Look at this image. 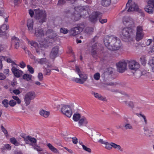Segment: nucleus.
<instances>
[{"instance_id": "nucleus-1", "label": "nucleus", "mask_w": 154, "mask_h": 154, "mask_svg": "<svg viewBox=\"0 0 154 154\" xmlns=\"http://www.w3.org/2000/svg\"><path fill=\"white\" fill-rule=\"evenodd\" d=\"M55 34L52 30L49 29L47 30L45 28H39L36 29L35 35L39 38L38 41L41 46L46 47L48 46V41L47 40L42 39L43 37L47 35L49 38H53L55 36Z\"/></svg>"}, {"instance_id": "nucleus-2", "label": "nucleus", "mask_w": 154, "mask_h": 154, "mask_svg": "<svg viewBox=\"0 0 154 154\" xmlns=\"http://www.w3.org/2000/svg\"><path fill=\"white\" fill-rule=\"evenodd\" d=\"M104 42L106 46L111 50H118L122 48L121 42L116 37L106 36L104 38Z\"/></svg>"}, {"instance_id": "nucleus-3", "label": "nucleus", "mask_w": 154, "mask_h": 154, "mask_svg": "<svg viewBox=\"0 0 154 154\" xmlns=\"http://www.w3.org/2000/svg\"><path fill=\"white\" fill-rule=\"evenodd\" d=\"M89 8L88 6H80L75 7L72 18L75 21L79 20L81 17H87L88 14Z\"/></svg>"}, {"instance_id": "nucleus-4", "label": "nucleus", "mask_w": 154, "mask_h": 154, "mask_svg": "<svg viewBox=\"0 0 154 154\" xmlns=\"http://www.w3.org/2000/svg\"><path fill=\"white\" fill-rule=\"evenodd\" d=\"M35 13V17L39 22L42 23L45 21L46 14L45 11L39 9H35L34 11L31 9L29 10V14L31 17L33 16Z\"/></svg>"}, {"instance_id": "nucleus-5", "label": "nucleus", "mask_w": 154, "mask_h": 154, "mask_svg": "<svg viewBox=\"0 0 154 154\" xmlns=\"http://www.w3.org/2000/svg\"><path fill=\"white\" fill-rule=\"evenodd\" d=\"M75 72L78 75L80 78L74 77L72 79V80L78 83H84L88 79V75L82 72L81 69L77 66L75 67Z\"/></svg>"}, {"instance_id": "nucleus-6", "label": "nucleus", "mask_w": 154, "mask_h": 154, "mask_svg": "<svg viewBox=\"0 0 154 154\" xmlns=\"http://www.w3.org/2000/svg\"><path fill=\"white\" fill-rule=\"evenodd\" d=\"M60 112L64 115L70 118L72 114L74 106L72 104H61Z\"/></svg>"}, {"instance_id": "nucleus-7", "label": "nucleus", "mask_w": 154, "mask_h": 154, "mask_svg": "<svg viewBox=\"0 0 154 154\" xmlns=\"http://www.w3.org/2000/svg\"><path fill=\"white\" fill-rule=\"evenodd\" d=\"M131 28L128 27L123 28L120 32V35L123 40L129 41L131 39Z\"/></svg>"}, {"instance_id": "nucleus-8", "label": "nucleus", "mask_w": 154, "mask_h": 154, "mask_svg": "<svg viewBox=\"0 0 154 154\" xmlns=\"http://www.w3.org/2000/svg\"><path fill=\"white\" fill-rule=\"evenodd\" d=\"M36 97L35 92L31 91L27 92L25 94L24 97V100L26 106L30 104L31 100H34Z\"/></svg>"}, {"instance_id": "nucleus-9", "label": "nucleus", "mask_w": 154, "mask_h": 154, "mask_svg": "<svg viewBox=\"0 0 154 154\" xmlns=\"http://www.w3.org/2000/svg\"><path fill=\"white\" fill-rule=\"evenodd\" d=\"M123 24L126 27L132 28L135 25L134 21V19L129 16H125L122 19Z\"/></svg>"}, {"instance_id": "nucleus-10", "label": "nucleus", "mask_w": 154, "mask_h": 154, "mask_svg": "<svg viewBox=\"0 0 154 154\" xmlns=\"http://www.w3.org/2000/svg\"><path fill=\"white\" fill-rule=\"evenodd\" d=\"M144 36V33L143 31L142 27L138 26L137 27L136 35V40L139 41L141 40Z\"/></svg>"}, {"instance_id": "nucleus-11", "label": "nucleus", "mask_w": 154, "mask_h": 154, "mask_svg": "<svg viewBox=\"0 0 154 154\" xmlns=\"http://www.w3.org/2000/svg\"><path fill=\"white\" fill-rule=\"evenodd\" d=\"M132 0H128L126 5V8H128L127 11L129 12L137 10L138 8L137 5L133 2H132Z\"/></svg>"}, {"instance_id": "nucleus-12", "label": "nucleus", "mask_w": 154, "mask_h": 154, "mask_svg": "<svg viewBox=\"0 0 154 154\" xmlns=\"http://www.w3.org/2000/svg\"><path fill=\"white\" fill-rule=\"evenodd\" d=\"M116 66L117 70L120 73H123L126 70L127 64L125 61L119 62Z\"/></svg>"}, {"instance_id": "nucleus-13", "label": "nucleus", "mask_w": 154, "mask_h": 154, "mask_svg": "<svg viewBox=\"0 0 154 154\" xmlns=\"http://www.w3.org/2000/svg\"><path fill=\"white\" fill-rule=\"evenodd\" d=\"M154 8V0H149L147 3V5L145 7V10L149 14L152 13Z\"/></svg>"}, {"instance_id": "nucleus-14", "label": "nucleus", "mask_w": 154, "mask_h": 154, "mask_svg": "<svg viewBox=\"0 0 154 154\" xmlns=\"http://www.w3.org/2000/svg\"><path fill=\"white\" fill-rule=\"evenodd\" d=\"M101 14L98 12H94L90 15L89 20L93 23H95L101 16Z\"/></svg>"}, {"instance_id": "nucleus-15", "label": "nucleus", "mask_w": 154, "mask_h": 154, "mask_svg": "<svg viewBox=\"0 0 154 154\" xmlns=\"http://www.w3.org/2000/svg\"><path fill=\"white\" fill-rule=\"evenodd\" d=\"M83 28V25L82 26H78L72 28L70 31V34L72 36H76L82 31Z\"/></svg>"}, {"instance_id": "nucleus-16", "label": "nucleus", "mask_w": 154, "mask_h": 154, "mask_svg": "<svg viewBox=\"0 0 154 154\" xmlns=\"http://www.w3.org/2000/svg\"><path fill=\"white\" fill-rule=\"evenodd\" d=\"M128 67L131 70H136L140 67L139 64L135 60H132L129 62Z\"/></svg>"}, {"instance_id": "nucleus-17", "label": "nucleus", "mask_w": 154, "mask_h": 154, "mask_svg": "<svg viewBox=\"0 0 154 154\" xmlns=\"http://www.w3.org/2000/svg\"><path fill=\"white\" fill-rule=\"evenodd\" d=\"M24 140L26 144H29L32 146V144H34L37 141L35 138L29 136L24 137Z\"/></svg>"}, {"instance_id": "nucleus-18", "label": "nucleus", "mask_w": 154, "mask_h": 154, "mask_svg": "<svg viewBox=\"0 0 154 154\" xmlns=\"http://www.w3.org/2000/svg\"><path fill=\"white\" fill-rule=\"evenodd\" d=\"M59 51V48L57 46L53 47L51 52L50 57L51 58L54 59L57 56Z\"/></svg>"}, {"instance_id": "nucleus-19", "label": "nucleus", "mask_w": 154, "mask_h": 154, "mask_svg": "<svg viewBox=\"0 0 154 154\" xmlns=\"http://www.w3.org/2000/svg\"><path fill=\"white\" fill-rule=\"evenodd\" d=\"M11 71L14 75L17 77H19L23 74V72L19 70L15 66H13L11 69Z\"/></svg>"}, {"instance_id": "nucleus-20", "label": "nucleus", "mask_w": 154, "mask_h": 154, "mask_svg": "<svg viewBox=\"0 0 154 154\" xmlns=\"http://www.w3.org/2000/svg\"><path fill=\"white\" fill-rule=\"evenodd\" d=\"M8 28V26L6 24L2 25L0 28V36L5 35L6 34V31Z\"/></svg>"}, {"instance_id": "nucleus-21", "label": "nucleus", "mask_w": 154, "mask_h": 154, "mask_svg": "<svg viewBox=\"0 0 154 154\" xmlns=\"http://www.w3.org/2000/svg\"><path fill=\"white\" fill-rule=\"evenodd\" d=\"M27 25L29 30L32 32V31L33 25V21L32 18H29L28 20Z\"/></svg>"}, {"instance_id": "nucleus-22", "label": "nucleus", "mask_w": 154, "mask_h": 154, "mask_svg": "<svg viewBox=\"0 0 154 154\" xmlns=\"http://www.w3.org/2000/svg\"><path fill=\"white\" fill-rule=\"evenodd\" d=\"M12 43H14V47L16 49H17L20 46V41L18 38L15 37H13L12 38Z\"/></svg>"}, {"instance_id": "nucleus-23", "label": "nucleus", "mask_w": 154, "mask_h": 154, "mask_svg": "<svg viewBox=\"0 0 154 154\" xmlns=\"http://www.w3.org/2000/svg\"><path fill=\"white\" fill-rule=\"evenodd\" d=\"M40 114L45 118H48L50 115V112L43 109H41L39 111Z\"/></svg>"}, {"instance_id": "nucleus-24", "label": "nucleus", "mask_w": 154, "mask_h": 154, "mask_svg": "<svg viewBox=\"0 0 154 154\" xmlns=\"http://www.w3.org/2000/svg\"><path fill=\"white\" fill-rule=\"evenodd\" d=\"M47 145L48 147L49 148V149L52 152L55 153H58L59 152V151L51 143H48L47 144Z\"/></svg>"}, {"instance_id": "nucleus-25", "label": "nucleus", "mask_w": 154, "mask_h": 154, "mask_svg": "<svg viewBox=\"0 0 154 154\" xmlns=\"http://www.w3.org/2000/svg\"><path fill=\"white\" fill-rule=\"evenodd\" d=\"M48 62V60L45 58L37 59L35 60V63H37L40 64H46Z\"/></svg>"}, {"instance_id": "nucleus-26", "label": "nucleus", "mask_w": 154, "mask_h": 154, "mask_svg": "<svg viewBox=\"0 0 154 154\" xmlns=\"http://www.w3.org/2000/svg\"><path fill=\"white\" fill-rule=\"evenodd\" d=\"M88 122V120L84 117H82L78 122L79 124L80 125H82L83 124H86Z\"/></svg>"}, {"instance_id": "nucleus-27", "label": "nucleus", "mask_w": 154, "mask_h": 154, "mask_svg": "<svg viewBox=\"0 0 154 154\" xmlns=\"http://www.w3.org/2000/svg\"><path fill=\"white\" fill-rule=\"evenodd\" d=\"M92 94H93L95 97L102 100H105L106 98L105 97H102L101 95L98 93L93 92Z\"/></svg>"}, {"instance_id": "nucleus-28", "label": "nucleus", "mask_w": 154, "mask_h": 154, "mask_svg": "<svg viewBox=\"0 0 154 154\" xmlns=\"http://www.w3.org/2000/svg\"><path fill=\"white\" fill-rule=\"evenodd\" d=\"M140 117L142 118L141 121L143 125L144 126H146L148 124V122L146 116L140 114Z\"/></svg>"}, {"instance_id": "nucleus-29", "label": "nucleus", "mask_w": 154, "mask_h": 154, "mask_svg": "<svg viewBox=\"0 0 154 154\" xmlns=\"http://www.w3.org/2000/svg\"><path fill=\"white\" fill-rule=\"evenodd\" d=\"M43 48L41 47H38V48H36V53L38 54H42L43 56H44L45 55V54Z\"/></svg>"}, {"instance_id": "nucleus-30", "label": "nucleus", "mask_w": 154, "mask_h": 154, "mask_svg": "<svg viewBox=\"0 0 154 154\" xmlns=\"http://www.w3.org/2000/svg\"><path fill=\"white\" fill-rule=\"evenodd\" d=\"M111 146L112 148L113 147L115 149L119 150L121 151H123L122 149L121 148V146L119 145H117L111 142Z\"/></svg>"}, {"instance_id": "nucleus-31", "label": "nucleus", "mask_w": 154, "mask_h": 154, "mask_svg": "<svg viewBox=\"0 0 154 154\" xmlns=\"http://www.w3.org/2000/svg\"><path fill=\"white\" fill-rule=\"evenodd\" d=\"M123 102L126 106L129 107L133 108L134 107V104L132 101H124Z\"/></svg>"}, {"instance_id": "nucleus-32", "label": "nucleus", "mask_w": 154, "mask_h": 154, "mask_svg": "<svg viewBox=\"0 0 154 154\" xmlns=\"http://www.w3.org/2000/svg\"><path fill=\"white\" fill-rule=\"evenodd\" d=\"M111 3V0H102L101 3L102 5L105 6H109Z\"/></svg>"}, {"instance_id": "nucleus-33", "label": "nucleus", "mask_w": 154, "mask_h": 154, "mask_svg": "<svg viewBox=\"0 0 154 154\" xmlns=\"http://www.w3.org/2000/svg\"><path fill=\"white\" fill-rule=\"evenodd\" d=\"M81 115L79 113H75L73 116V119L74 121L77 122L81 118Z\"/></svg>"}, {"instance_id": "nucleus-34", "label": "nucleus", "mask_w": 154, "mask_h": 154, "mask_svg": "<svg viewBox=\"0 0 154 154\" xmlns=\"http://www.w3.org/2000/svg\"><path fill=\"white\" fill-rule=\"evenodd\" d=\"M51 66L48 65L47 67L45 68L44 70V72L46 75H49L51 73Z\"/></svg>"}, {"instance_id": "nucleus-35", "label": "nucleus", "mask_w": 154, "mask_h": 154, "mask_svg": "<svg viewBox=\"0 0 154 154\" xmlns=\"http://www.w3.org/2000/svg\"><path fill=\"white\" fill-rule=\"evenodd\" d=\"M28 44H30L32 46L34 47L36 49V48H38L39 47L38 45V43L33 41H28Z\"/></svg>"}, {"instance_id": "nucleus-36", "label": "nucleus", "mask_w": 154, "mask_h": 154, "mask_svg": "<svg viewBox=\"0 0 154 154\" xmlns=\"http://www.w3.org/2000/svg\"><path fill=\"white\" fill-rule=\"evenodd\" d=\"M10 141L12 143L14 144L15 146H18L20 144L17 141L14 137H12L10 138Z\"/></svg>"}, {"instance_id": "nucleus-37", "label": "nucleus", "mask_w": 154, "mask_h": 154, "mask_svg": "<svg viewBox=\"0 0 154 154\" xmlns=\"http://www.w3.org/2000/svg\"><path fill=\"white\" fill-rule=\"evenodd\" d=\"M32 75L28 74H25L23 76V78L27 81H29L31 80Z\"/></svg>"}, {"instance_id": "nucleus-38", "label": "nucleus", "mask_w": 154, "mask_h": 154, "mask_svg": "<svg viewBox=\"0 0 154 154\" xmlns=\"http://www.w3.org/2000/svg\"><path fill=\"white\" fill-rule=\"evenodd\" d=\"M33 149L37 151L38 152L42 151L43 150V149L41 148L39 146H38L37 145L32 144Z\"/></svg>"}, {"instance_id": "nucleus-39", "label": "nucleus", "mask_w": 154, "mask_h": 154, "mask_svg": "<svg viewBox=\"0 0 154 154\" xmlns=\"http://www.w3.org/2000/svg\"><path fill=\"white\" fill-rule=\"evenodd\" d=\"M149 64L151 67L152 71L154 72V59L150 60L149 61Z\"/></svg>"}, {"instance_id": "nucleus-40", "label": "nucleus", "mask_w": 154, "mask_h": 154, "mask_svg": "<svg viewBox=\"0 0 154 154\" xmlns=\"http://www.w3.org/2000/svg\"><path fill=\"white\" fill-rule=\"evenodd\" d=\"M124 127L126 130L133 129V127L132 125L130 123H127L124 126Z\"/></svg>"}, {"instance_id": "nucleus-41", "label": "nucleus", "mask_w": 154, "mask_h": 154, "mask_svg": "<svg viewBox=\"0 0 154 154\" xmlns=\"http://www.w3.org/2000/svg\"><path fill=\"white\" fill-rule=\"evenodd\" d=\"M104 145L105 146V147L106 149L110 150L112 149L111 143H109L106 141Z\"/></svg>"}, {"instance_id": "nucleus-42", "label": "nucleus", "mask_w": 154, "mask_h": 154, "mask_svg": "<svg viewBox=\"0 0 154 154\" xmlns=\"http://www.w3.org/2000/svg\"><path fill=\"white\" fill-rule=\"evenodd\" d=\"M60 32L64 34H66L68 32V30L64 28H60Z\"/></svg>"}, {"instance_id": "nucleus-43", "label": "nucleus", "mask_w": 154, "mask_h": 154, "mask_svg": "<svg viewBox=\"0 0 154 154\" xmlns=\"http://www.w3.org/2000/svg\"><path fill=\"white\" fill-rule=\"evenodd\" d=\"M5 57L3 56H0V70H2V69L3 64L2 63V61L5 60Z\"/></svg>"}, {"instance_id": "nucleus-44", "label": "nucleus", "mask_w": 154, "mask_h": 154, "mask_svg": "<svg viewBox=\"0 0 154 154\" xmlns=\"http://www.w3.org/2000/svg\"><path fill=\"white\" fill-rule=\"evenodd\" d=\"M82 146L83 149L85 151L89 153L91 152V150L90 148L87 147L83 144H82Z\"/></svg>"}, {"instance_id": "nucleus-45", "label": "nucleus", "mask_w": 154, "mask_h": 154, "mask_svg": "<svg viewBox=\"0 0 154 154\" xmlns=\"http://www.w3.org/2000/svg\"><path fill=\"white\" fill-rule=\"evenodd\" d=\"M100 77V74L99 72L95 73L94 75V78L96 80H98Z\"/></svg>"}, {"instance_id": "nucleus-46", "label": "nucleus", "mask_w": 154, "mask_h": 154, "mask_svg": "<svg viewBox=\"0 0 154 154\" xmlns=\"http://www.w3.org/2000/svg\"><path fill=\"white\" fill-rule=\"evenodd\" d=\"M13 99L15 100L17 103L20 104L21 103V100L17 96H13L12 97Z\"/></svg>"}, {"instance_id": "nucleus-47", "label": "nucleus", "mask_w": 154, "mask_h": 154, "mask_svg": "<svg viewBox=\"0 0 154 154\" xmlns=\"http://www.w3.org/2000/svg\"><path fill=\"white\" fill-rule=\"evenodd\" d=\"M27 67L28 71H29L32 74L34 73V69L30 65H27Z\"/></svg>"}, {"instance_id": "nucleus-48", "label": "nucleus", "mask_w": 154, "mask_h": 154, "mask_svg": "<svg viewBox=\"0 0 154 154\" xmlns=\"http://www.w3.org/2000/svg\"><path fill=\"white\" fill-rule=\"evenodd\" d=\"M2 104L5 107H7L8 106V101L7 99H5L2 102Z\"/></svg>"}, {"instance_id": "nucleus-49", "label": "nucleus", "mask_w": 154, "mask_h": 154, "mask_svg": "<svg viewBox=\"0 0 154 154\" xmlns=\"http://www.w3.org/2000/svg\"><path fill=\"white\" fill-rule=\"evenodd\" d=\"M16 102L14 100H11L9 102V104L10 106L13 107L16 104Z\"/></svg>"}, {"instance_id": "nucleus-50", "label": "nucleus", "mask_w": 154, "mask_h": 154, "mask_svg": "<svg viewBox=\"0 0 154 154\" xmlns=\"http://www.w3.org/2000/svg\"><path fill=\"white\" fill-rule=\"evenodd\" d=\"M13 93L16 95H18L21 93L20 90L18 89H15L13 91Z\"/></svg>"}, {"instance_id": "nucleus-51", "label": "nucleus", "mask_w": 154, "mask_h": 154, "mask_svg": "<svg viewBox=\"0 0 154 154\" xmlns=\"http://www.w3.org/2000/svg\"><path fill=\"white\" fill-rule=\"evenodd\" d=\"M148 51V53L149 54L154 52V45L152 46V47H150Z\"/></svg>"}, {"instance_id": "nucleus-52", "label": "nucleus", "mask_w": 154, "mask_h": 154, "mask_svg": "<svg viewBox=\"0 0 154 154\" xmlns=\"http://www.w3.org/2000/svg\"><path fill=\"white\" fill-rule=\"evenodd\" d=\"M1 128L2 131L4 132L5 136L6 137L8 136V132L7 130L2 126Z\"/></svg>"}, {"instance_id": "nucleus-53", "label": "nucleus", "mask_w": 154, "mask_h": 154, "mask_svg": "<svg viewBox=\"0 0 154 154\" xmlns=\"http://www.w3.org/2000/svg\"><path fill=\"white\" fill-rule=\"evenodd\" d=\"M11 2H13L15 5H17L20 3V0H10Z\"/></svg>"}, {"instance_id": "nucleus-54", "label": "nucleus", "mask_w": 154, "mask_h": 154, "mask_svg": "<svg viewBox=\"0 0 154 154\" xmlns=\"http://www.w3.org/2000/svg\"><path fill=\"white\" fill-rule=\"evenodd\" d=\"M6 78V76L3 73H0V80H3L5 79Z\"/></svg>"}, {"instance_id": "nucleus-55", "label": "nucleus", "mask_w": 154, "mask_h": 154, "mask_svg": "<svg viewBox=\"0 0 154 154\" xmlns=\"http://www.w3.org/2000/svg\"><path fill=\"white\" fill-rule=\"evenodd\" d=\"M38 78L40 81H42L43 78V75L42 73H38Z\"/></svg>"}, {"instance_id": "nucleus-56", "label": "nucleus", "mask_w": 154, "mask_h": 154, "mask_svg": "<svg viewBox=\"0 0 154 154\" xmlns=\"http://www.w3.org/2000/svg\"><path fill=\"white\" fill-rule=\"evenodd\" d=\"M19 66L22 68H24L26 66V64L23 61H21L20 63Z\"/></svg>"}, {"instance_id": "nucleus-57", "label": "nucleus", "mask_w": 154, "mask_h": 154, "mask_svg": "<svg viewBox=\"0 0 154 154\" xmlns=\"http://www.w3.org/2000/svg\"><path fill=\"white\" fill-rule=\"evenodd\" d=\"M99 21L100 23L103 24L106 23L107 21V19H103L100 18L99 19Z\"/></svg>"}, {"instance_id": "nucleus-58", "label": "nucleus", "mask_w": 154, "mask_h": 154, "mask_svg": "<svg viewBox=\"0 0 154 154\" xmlns=\"http://www.w3.org/2000/svg\"><path fill=\"white\" fill-rule=\"evenodd\" d=\"M66 0H60L58 1V5H61L64 4L66 2Z\"/></svg>"}, {"instance_id": "nucleus-59", "label": "nucleus", "mask_w": 154, "mask_h": 154, "mask_svg": "<svg viewBox=\"0 0 154 154\" xmlns=\"http://www.w3.org/2000/svg\"><path fill=\"white\" fill-rule=\"evenodd\" d=\"M72 142L75 144H77L78 143L77 139L75 137H74L72 138Z\"/></svg>"}, {"instance_id": "nucleus-60", "label": "nucleus", "mask_w": 154, "mask_h": 154, "mask_svg": "<svg viewBox=\"0 0 154 154\" xmlns=\"http://www.w3.org/2000/svg\"><path fill=\"white\" fill-rule=\"evenodd\" d=\"M152 39H148L146 42V44L147 45H149L152 42Z\"/></svg>"}, {"instance_id": "nucleus-61", "label": "nucleus", "mask_w": 154, "mask_h": 154, "mask_svg": "<svg viewBox=\"0 0 154 154\" xmlns=\"http://www.w3.org/2000/svg\"><path fill=\"white\" fill-rule=\"evenodd\" d=\"M96 50L95 48H93L92 49V55L94 57H95V55L96 54Z\"/></svg>"}, {"instance_id": "nucleus-62", "label": "nucleus", "mask_w": 154, "mask_h": 154, "mask_svg": "<svg viewBox=\"0 0 154 154\" xmlns=\"http://www.w3.org/2000/svg\"><path fill=\"white\" fill-rule=\"evenodd\" d=\"M106 142V141L103 140L102 139H100L98 140V142L103 144H104Z\"/></svg>"}, {"instance_id": "nucleus-63", "label": "nucleus", "mask_w": 154, "mask_h": 154, "mask_svg": "<svg viewBox=\"0 0 154 154\" xmlns=\"http://www.w3.org/2000/svg\"><path fill=\"white\" fill-rule=\"evenodd\" d=\"M5 146L6 149L9 150L11 149V147L9 144H6L5 145Z\"/></svg>"}, {"instance_id": "nucleus-64", "label": "nucleus", "mask_w": 154, "mask_h": 154, "mask_svg": "<svg viewBox=\"0 0 154 154\" xmlns=\"http://www.w3.org/2000/svg\"><path fill=\"white\" fill-rule=\"evenodd\" d=\"M4 72L5 75H8L9 73V70L8 69H6L4 70Z\"/></svg>"}]
</instances>
